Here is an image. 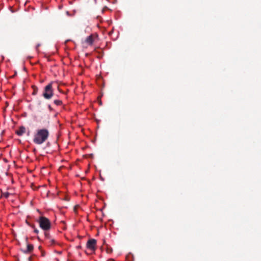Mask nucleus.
Listing matches in <instances>:
<instances>
[{
  "mask_svg": "<svg viewBox=\"0 0 261 261\" xmlns=\"http://www.w3.org/2000/svg\"><path fill=\"white\" fill-rule=\"evenodd\" d=\"M49 136V132L47 129H38L35 134L33 142L38 145H40L45 142Z\"/></svg>",
  "mask_w": 261,
  "mask_h": 261,
  "instance_id": "f257e3e1",
  "label": "nucleus"
},
{
  "mask_svg": "<svg viewBox=\"0 0 261 261\" xmlns=\"http://www.w3.org/2000/svg\"><path fill=\"white\" fill-rule=\"evenodd\" d=\"M39 226L44 231H47L50 229L51 223L49 219L45 217L41 216L38 220Z\"/></svg>",
  "mask_w": 261,
  "mask_h": 261,
  "instance_id": "f03ea898",
  "label": "nucleus"
},
{
  "mask_svg": "<svg viewBox=\"0 0 261 261\" xmlns=\"http://www.w3.org/2000/svg\"><path fill=\"white\" fill-rule=\"evenodd\" d=\"M53 94L52 84L49 83L44 87L42 96L45 99H50L53 97Z\"/></svg>",
  "mask_w": 261,
  "mask_h": 261,
  "instance_id": "7ed1b4c3",
  "label": "nucleus"
},
{
  "mask_svg": "<svg viewBox=\"0 0 261 261\" xmlns=\"http://www.w3.org/2000/svg\"><path fill=\"white\" fill-rule=\"evenodd\" d=\"M96 244V240L94 239H90L88 241L87 243V247L91 250L95 249V246Z\"/></svg>",
  "mask_w": 261,
  "mask_h": 261,
  "instance_id": "20e7f679",
  "label": "nucleus"
},
{
  "mask_svg": "<svg viewBox=\"0 0 261 261\" xmlns=\"http://www.w3.org/2000/svg\"><path fill=\"white\" fill-rule=\"evenodd\" d=\"M34 249V246L32 244H28L27 245V247L25 249H21V251L25 253H31Z\"/></svg>",
  "mask_w": 261,
  "mask_h": 261,
  "instance_id": "39448f33",
  "label": "nucleus"
},
{
  "mask_svg": "<svg viewBox=\"0 0 261 261\" xmlns=\"http://www.w3.org/2000/svg\"><path fill=\"white\" fill-rule=\"evenodd\" d=\"M85 42L90 45H91L93 44V36L92 35H90L88 36L85 40Z\"/></svg>",
  "mask_w": 261,
  "mask_h": 261,
  "instance_id": "423d86ee",
  "label": "nucleus"
},
{
  "mask_svg": "<svg viewBox=\"0 0 261 261\" xmlns=\"http://www.w3.org/2000/svg\"><path fill=\"white\" fill-rule=\"evenodd\" d=\"M25 132V128L24 126H20L18 130H16L17 135L22 136Z\"/></svg>",
  "mask_w": 261,
  "mask_h": 261,
  "instance_id": "0eeeda50",
  "label": "nucleus"
},
{
  "mask_svg": "<svg viewBox=\"0 0 261 261\" xmlns=\"http://www.w3.org/2000/svg\"><path fill=\"white\" fill-rule=\"evenodd\" d=\"M32 88L33 89V95H36L37 94V92H38V88L35 86V85H33L32 86Z\"/></svg>",
  "mask_w": 261,
  "mask_h": 261,
  "instance_id": "6e6552de",
  "label": "nucleus"
},
{
  "mask_svg": "<svg viewBox=\"0 0 261 261\" xmlns=\"http://www.w3.org/2000/svg\"><path fill=\"white\" fill-rule=\"evenodd\" d=\"M54 102L57 106H60L62 104V101L60 100H55Z\"/></svg>",
  "mask_w": 261,
  "mask_h": 261,
  "instance_id": "1a4fd4ad",
  "label": "nucleus"
},
{
  "mask_svg": "<svg viewBox=\"0 0 261 261\" xmlns=\"http://www.w3.org/2000/svg\"><path fill=\"white\" fill-rule=\"evenodd\" d=\"M2 195L6 198H8L10 195V193L9 192H4L2 193Z\"/></svg>",
  "mask_w": 261,
  "mask_h": 261,
  "instance_id": "9d476101",
  "label": "nucleus"
},
{
  "mask_svg": "<svg viewBox=\"0 0 261 261\" xmlns=\"http://www.w3.org/2000/svg\"><path fill=\"white\" fill-rule=\"evenodd\" d=\"M49 240V243H50V245H54L56 243V241L54 239L50 238Z\"/></svg>",
  "mask_w": 261,
  "mask_h": 261,
  "instance_id": "9b49d317",
  "label": "nucleus"
},
{
  "mask_svg": "<svg viewBox=\"0 0 261 261\" xmlns=\"http://www.w3.org/2000/svg\"><path fill=\"white\" fill-rule=\"evenodd\" d=\"M44 236L46 239H50V237L49 234L48 232H47L46 231H45V232H44Z\"/></svg>",
  "mask_w": 261,
  "mask_h": 261,
  "instance_id": "f8f14e48",
  "label": "nucleus"
},
{
  "mask_svg": "<svg viewBox=\"0 0 261 261\" xmlns=\"http://www.w3.org/2000/svg\"><path fill=\"white\" fill-rule=\"evenodd\" d=\"M34 232L36 233H38L39 232V230L37 229H34Z\"/></svg>",
  "mask_w": 261,
  "mask_h": 261,
  "instance_id": "ddd939ff",
  "label": "nucleus"
},
{
  "mask_svg": "<svg viewBox=\"0 0 261 261\" xmlns=\"http://www.w3.org/2000/svg\"><path fill=\"white\" fill-rule=\"evenodd\" d=\"M48 109H49L50 111H52L53 110V109H52V108L51 107V106L50 105L48 106Z\"/></svg>",
  "mask_w": 261,
  "mask_h": 261,
  "instance_id": "4468645a",
  "label": "nucleus"
},
{
  "mask_svg": "<svg viewBox=\"0 0 261 261\" xmlns=\"http://www.w3.org/2000/svg\"><path fill=\"white\" fill-rule=\"evenodd\" d=\"M74 211L76 212V207H74Z\"/></svg>",
  "mask_w": 261,
  "mask_h": 261,
  "instance_id": "2eb2a0df",
  "label": "nucleus"
}]
</instances>
